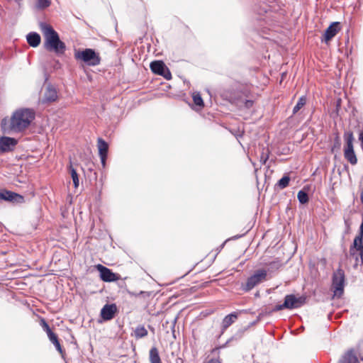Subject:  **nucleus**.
<instances>
[{
	"mask_svg": "<svg viewBox=\"0 0 363 363\" xmlns=\"http://www.w3.org/2000/svg\"><path fill=\"white\" fill-rule=\"evenodd\" d=\"M267 160H268V155L267 154L264 155V153H262V155L260 157V162L262 164H265Z\"/></svg>",
	"mask_w": 363,
	"mask_h": 363,
	"instance_id": "obj_33",
	"label": "nucleus"
},
{
	"mask_svg": "<svg viewBox=\"0 0 363 363\" xmlns=\"http://www.w3.org/2000/svg\"><path fill=\"white\" fill-rule=\"evenodd\" d=\"M40 325L42 326L43 329L46 332L47 334L52 331L49 325L45 320V319L42 318L40 320Z\"/></svg>",
	"mask_w": 363,
	"mask_h": 363,
	"instance_id": "obj_29",
	"label": "nucleus"
},
{
	"mask_svg": "<svg viewBox=\"0 0 363 363\" xmlns=\"http://www.w3.org/2000/svg\"><path fill=\"white\" fill-rule=\"evenodd\" d=\"M269 271L271 269H278L281 267V264L280 261H274L269 263Z\"/></svg>",
	"mask_w": 363,
	"mask_h": 363,
	"instance_id": "obj_30",
	"label": "nucleus"
},
{
	"mask_svg": "<svg viewBox=\"0 0 363 363\" xmlns=\"http://www.w3.org/2000/svg\"><path fill=\"white\" fill-rule=\"evenodd\" d=\"M359 140H360L361 144L363 143V132L359 133Z\"/></svg>",
	"mask_w": 363,
	"mask_h": 363,
	"instance_id": "obj_37",
	"label": "nucleus"
},
{
	"mask_svg": "<svg viewBox=\"0 0 363 363\" xmlns=\"http://www.w3.org/2000/svg\"><path fill=\"white\" fill-rule=\"evenodd\" d=\"M148 332L143 325H138L134 330V336L136 339H140L147 335Z\"/></svg>",
	"mask_w": 363,
	"mask_h": 363,
	"instance_id": "obj_22",
	"label": "nucleus"
},
{
	"mask_svg": "<svg viewBox=\"0 0 363 363\" xmlns=\"http://www.w3.org/2000/svg\"><path fill=\"white\" fill-rule=\"evenodd\" d=\"M289 181L290 178L289 176H284L279 180L277 185L280 189H283L289 185Z\"/></svg>",
	"mask_w": 363,
	"mask_h": 363,
	"instance_id": "obj_26",
	"label": "nucleus"
},
{
	"mask_svg": "<svg viewBox=\"0 0 363 363\" xmlns=\"http://www.w3.org/2000/svg\"><path fill=\"white\" fill-rule=\"evenodd\" d=\"M18 144V140L14 138L2 136L0 138V153L12 152Z\"/></svg>",
	"mask_w": 363,
	"mask_h": 363,
	"instance_id": "obj_9",
	"label": "nucleus"
},
{
	"mask_svg": "<svg viewBox=\"0 0 363 363\" xmlns=\"http://www.w3.org/2000/svg\"><path fill=\"white\" fill-rule=\"evenodd\" d=\"M150 69L153 73L160 75L167 67L162 61L156 60L150 63Z\"/></svg>",
	"mask_w": 363,
	"mask_h": 363,
	"instance_id": "obj_17",
	"label": "nucleus"
},
{
	"mask_svg": "<svg viewBox=\"0 0 363 363\" xmlns=\"http://www.w3.org/2000/svg\"><path fill=\"white\" fill-rule=\"evenodd\" d=\"M56 350L62 355L63 354V350H62V348L60 345V343L55 345Z\"/></svg>",
	"mask_w": 363,
	"mask_h": 363,
	"instance_id": "obj_35",
	"label": "nucleus"
},
{
	"mask_svg": "<svg viewBox=\"0 0 363 363\" xmlns=\"http://www.w3.org/2000/svg\"><path fill=\"white\" fill-rule=\"evenodd\" d=\"M0 199L5 201H13L16 203H23L24 201V198L23 196L6 190L0 191Z\"/></svg>",
	"mask_w": 363,
	"mask_h": 363,
	"instance_id": "obj_13",
	"label": "nucleus"
},
{
	"mask_svg": "<svg viewBox=\"0 0 363 363\" xmlns=\"http://www.w3.org/2000/svg\"><path fill=\"white\" fill-rule=\"evenodd\" d=\"M179 361L181 363H182V359H177V362H177V363H179Z\"/></svg>",
	"mask_w": 363,
	"mask_h": 363,
	"instance_id": "obj_40",
	"label": "nucleus"
},
{
	"mask_svg": "<svg viewBox=\"0 0 363 363\" xmlns=\"http://www.w3.org/2000/svg\"><path fill=\"white\" fill-rule=\"evenodd\" d=\"M306 103V99L305 96L299 98L297 104L293 108V113L296 114Z\"/></svg>",
	"mask_w": 363,
	"mask_h": 363,
	"instance_id": "obj_24",
	"label": "nucleus"
},
{
	"mask_svg": "<svg viewBox=\"0 0 363 363\" xmlns=\"http://www.w3.org/2000/svg\"><path fill=\"white\" fill-rule=\"evenodd\" d=\"M161 75L163 76L167 79H170L172 78L171 73H170L169 70L168 69V68L166 69L165 71H164V74H161Z\"/></svg>",
	"mask_w": 363,
	"mask_h": 363,
	"instance_id": "obj_32",
	"label": "nucleus"
},
{
	"mask_svg": "<svg viewBox=\"0 0 363 363\" xmlns=\"http://www.w3.org/2000/svg\"><path fill=\"white\" fill-rule=\"evenodd\" d=\"M345 145L344 148L345 158L352 165L357 162V159L354 151L353 141L354 140L352 132L347 131L344 133Z\"/></svg>",
	"mask_w": 363,
	"mask_h": 363,
	"instance_id": "obj_5",
	"label": "nucleus"
},
{
	"mask_svg": "<svg viewBox=\"0 0 363 363\" xmlns=\"http://www.w3.org/2000/svg\"><path fill=\"white\" fill-rule=\"evenodd\" d=\"M117 311L116 304H106L101 310V317L104 320H110L113 319Z\"/></svg>",
	"mask_w": 363,
	"mask_h": 363,
	"instance_id": "obj_12",
	"label": "nucleus"
},
{
	"mask_svg": "<svg viewBox=\"0 0 363 363\" xmlns=\"http://www.w3.org/2000/svg\"><path fill=\"white\" fill-rule=\"evenodd\" d=\"M223 96L231 104H234L241 108H250L254 104L252 100L243 99L240 92L230 93L225 91L223 94Z\"/></svg>",
	"mask_w": 363,
	"mask_h": 363,
	"instance_id": "obj_7",
	"label": "nucleus"
},
{
	"mask_svg": "<svg viewBox=\"0 0 363 363\" xmlns=\"http://www.w3.org/2000/svg\"><path fill=\"white\" fill-rule=\"evenodd\" d=\"M50 4V0H37L36 7L43 9L48 7Z\"/></svg>",
	"mask_w": 363,
	"mask_h": 363,
	"instance_id": "obj_28",
	"label": "nucleus"
},
{
	"mask_svg": "<svg viewBox=\"0 0 363 363\" xmlns=\"http://www.w3.org/2000/svg\"><path fill=\"white\" fill-rule=\"evenodd\" d=\"M40 30L44 38V47L48 51L55 52L57 55H62L66 50L64 42L60 40L58 33L53 28L45 22L39 24Z\"/></svg>",
	"mask_w": 363,
	"mask_h": 363,
	"instance_id": "obj_2",
	"label": "nucleus"
},
{
	"mask_svg": "<svg viewBox=\"0 0 363 363\" xmlns=\"http://www.w3.org/2000/svg\"><path fill=\"white\" fill-rule=\"evenodd\" d=\"M28 43L33 48L38 47L40 43V36L35 32H31L26 36Z\"/></svg>",
	"mask_w": 363,
	"mask_h": 363,
	"instance_id": "obj_18",
	"label": "nucleus"
},
{
	"mask_svg": "<svg viewBox=\"0 0 363 363\" xmlns=\"http://www.w3.org/2000/svg\"><path fill=\"white\" fill-rule=\"evenodd\" d=\"M150 363H161V359L158 350L153 347L150 350Z\"/></svg>",
	"mask_w": 363,
	"mask_h": 363,
	"instance_id": "obj_21",
	"label": "nucleus"
},
{
	"mask_svg": "<svg viewBox=\"0 0 363 363\" xmlns=\"http://www.w3.org/2000/svg\"><path fill=\"white\" fill-rule=\"evenodd\" d=\"M284 306V303L283 304L277 305L274 307V311H281L283 309H285L286 306Z\"/></svg>",
	"mask_w": 363,
	"mask_h": 363,
	"instance_id": "obj_34",
	"label": "nucleus"
},
{
	"mask_svg": "<svg viewBox=\"0 0 363 363\" xmlns=\"http://www.w3.org/2000/svg\"><path fill=\"white\" fill-rule=\"evenodd\" d=\"M360 199H361V201H362V203L363 204V189L361 191Z\"/></svg>",
	"mask_w": 363,
	"mask_h": 363,
	"instance_id": "obj_38",
	"label": "nucleus"
},
{
	"mask_svg": "<svg viewBox=\"0 0 363 363\" xmlns=\"http://www.w3.org/2000/svg\"><path fill=\"white\" fill-rule=\"evenodd\" d=\"M52 343L54 345H56L59 344V343H60V342H59V340H58V338H57L55 341L52 342Z\"/></svg>",
	"mask_w": 363,
	"mask_h": 363,
	"instance_id": "obj_39",
	"label": "nucleus"
},
{
	"mask_svg": "<svg viewBox=\"0 0 363 363\" xmlns=\"http://www.w3.org/2000/svg\"><path fill=\"white\" fill-rule=\"evenodd\" d=\"M35 113L31 108H21L16 110L9 119L1 121V128L7 133H20L26 130L35 119Z\"/></svg>",
	"mask_w": 363,
	"mask_h": 363,
	"instance_id": "obj_1",
	"label": "nucleus"
},
{
	"mask_svg": "<svg viewBox=\"0 0 363 363\" xmlns=\"http://www.w3.org/2000/svg\"><path fill=\"white\" fill-rule=\"evenodd\" d=\"M203 363H221L218 359H211L208 361Z\"/></svg>",
	"mask_w": 363,
	"mask_h": 363,
	"instance_id": "obj_36",
	"label": "nucleus"
},
{
	"mask_svg": "<svg viewBox=\"0 0 363 363\" xmlns=\"http://www.w3.org/2000/svg\"><path fill=\"white\" fill-rule=\"evenodd\" d=\"M267 270L264 269L256 270L254 274L247 279L245 284L242 286V289L245 291H249L260 283L267 280Z\"/></svg>",
	"mask_w": 363,
	"mask_h": 363,
	"instance_id": "obj_6",
	"label": "nucleus"
},
{
	"mask_svg": "<svg viewBox=\"0 0 363 363\" xmlns=\"http://www.w3.org/2000/svg\"><path fill=\"white\" fill-rule=\"evenodd\" d=\"M297 197L298 201L302 204H305L308 201V196L307 193L302 190L298 191Z\"/></svg>",
	"mask_w": 363,
	"mask_h": 363,
	"instance_id": "obj_25",
	"label": "nucleus"
},
{
	"mask_svg": "<svg viewBox=\"0 0 363 363\" xmlns=\"http://www.w3.org/2000/svg\"><path fill=\"white\" fill-rule=\"evenodd\" d=\"M192 98H193L194 103L196 106H203V101L201 96L199 93H196V92L194 93Z\"/></svg>",
	"mask_w": 363,
	"mask_h": 363,
	"instance_id": "obj_27",
	"label": "nucleus"
},
{
	"mask_svg": "<svg viewBox=\"0 0 363 363\" xmlns=\"http://www.w3.org/2000/svg\"><path fill=\"white\" fill-rule=\"evenodd\" d=\"M340 363H359V361L354 352L350 350L343 357Z\"/></svg>",
	"mask_w": 363,
	"mask_h": 363,
	"instance_id": "obj_20",
	"label": "nucleus"
},
{
	"mask_svg": "<svg viewBox=\"0 0 363 363\" xmlns=\"http://www.w3.org/2000/svg\"><path fill=\"white\" fill-rule=\"evenodd\" d=\"M306 298L303 296L296 297L294 294L286 295L284 298V306L287 309L298 308L305 303Z\"/></svg>",
	"mask_w": 363,
	"mask_h": 363,
	"instance_id": "obj_10",
	"label": "nucleus"
},
{
	"mask_svg": "<svg viewBox=\"0 0 363 363\" xmlns=\"http://www.w3.org/2000/svg\"><path fill=\"white\" fill-rule=\"evenodd\" d=\"M57 99V93L56 89L52 86H48L44 94V101L47 102H52L56 101Z\"/></svg>",
	"mask_w": 363,
	"mask_h": 363,
	"instance_id": "obj_19",
	"label": "nucleus"
},
{
	"mask_svg": "<svg viewBox=\"0 0 363 363\" xmlns=\"http://www.w3.org/2000/svg\"><path fill=\"white\" fill-rule=\"evenodd\" d=\"M69 170H70L71 177H72V181L74 183V186L75 188H77L79 186V177L77 173V171L75 169H74L72 167V164H70V166H69Z\"/></svg>",
	"mask_w": 363,
	"mask_h": 363,
	"instance_id": "obj_23",
	"label": "nucleus"
},
{
	"mask_svg": "<svg viewBox=\"0 0 363 363\" xmlns=\"http://www.w3.org/2000/svg\"><path fill=\"white\" fill-rule=\"evenodd\" d=\"M98 149H99V154L101 159V162L103 167H105L106 166V160L107 157V153L108 150V145L107 143L102 138L98 139Z\"/></svg>",
	"mask_w": 363,
	"mask_h": 363,
	"instance_id": "obj_14",
	"label": "nucleus"
},
{
	"mask_svg": "<svg viewBox=\"0 0 363 363\" xmlns=\"http://www.w3.org/2000/svg\"><path fill=\"white\" fill-rule=\"evenodd\" d=\"M238 318V314L236 312H233L226 315L222 320L221 323V333H224L228 328H229L233 323L236 321Z\"/></svg>",
	"mask_w": 363,
	"mask_h": 363,
	"instance_id": "obj_16",
	"label": "nucleus"
},
{
	"mask_svg": "<svg viewBox=\"0 0 363 363\" xmlns=\"http://www.w3.org/2000/svg\"><path fill=\"white\" fill-rule=\"evenodd\" d=\"M47 335H48V338L51 342L55 341L58 338L57 335L55 333H54L52 331L50 332Z\"/></svg>",
	"mask_w": 363,
	"mask_h": 363,
	"instance_id": "obj_31",
	"label": "nucleus"
},
{
	"mask_svg": "<svg viewBox=\"0 0 363 363\" xmlns=\"http://www.w3.org/2000/svg\"><path fill=\"white\" fill-rule=\"evenodd\" d=\"M97 269L100 272V277L104 281H114L118 279V275L112 272L108 268L99 264Z\"/></svg>",
	"mask_w": 363,
	"mask_h": 363,
	"instance_id": "obj_11",
	"label": "nucleus"
},
{
	"mask_svg": "<svg viewBox=\"0 0 363 363\" xmlns=\"http://www.w3.org/2000/svg\"><path fill=\"white\" fill-rule=\"evenodd\" d=\"M345 274L343 270L339 269L333 277V287L334 289V296L340 297L344 292Z\"/></svg>",
	"mask_w": 363,
	"mask_h": 363,
	"instance_id": "obj_8",
	"label": "nucleus"
},
{
	"mask_svg": "<svg viewBox=\"0 0 363 363\" xmlns=\"http://www.w3.org/2000/svg\"><path fill=\"white\" fill-rule=\"evenodd\" d=\"M340 30V23L333 22L330 26L325 30L324 33V41L328 43L333 38H334Z\"/></svg>",
	"mask_w": 363,
	"mask_h": 363,
	"instance_id": "obj_15",
	"label": "nucleus"
},
{
	"mask_svg": "<svg viewBox=\"0 0 363 363\" xmlns=\"http://www.w3.org/2000/svg\"><path fill=\"white\" fill-rule=\"evenodd\" d=\"M350 257L355 260L354 267L363 264V222L360 225L359 234L354 240L353 245L350 248Z\"/></svg>",
	"mask_w": 363,
	"mask_h": 363,
	"instance_id": "obj_4",
	"label": "nucleus"
},
{
	"mask_svg": "<svg viewBox=\"0 0 363 363\" xmlns=\"http://www.w3.org/2000/svg\"><path fill=\"white\" fill-rule=\"evenodd\" d=\"M74 56L76 60L83 62L88 66L94 67L101 63L99 54L91 48L75 50Z\"/></svg>",
	"mask_w": 363,
	"mask_h": 363,
	"instance_id": "obj_3",
	"label": "nucleus"
}]
</instances>
